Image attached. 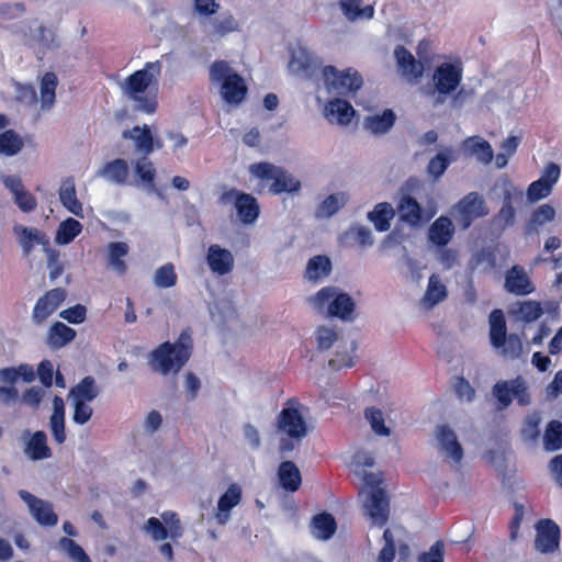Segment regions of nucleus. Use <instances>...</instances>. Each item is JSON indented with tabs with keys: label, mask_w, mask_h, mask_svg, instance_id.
Here are the masks:
<instances>
[{
	"label": "nucleus",
	"mask_w": 562,
	"mask_h": 562,
	"mask_svg": "<svg viewBox=\"0 0 562 562\" xmlns=\"http://www.w3.org/2000/svg\"><path fill=\"white\" fill-rule=\"evenodd\" d=\"M395 212L392 205L387 202H382L375 205L374 210L368 213V218L373 223L378 232H386L391 227Z\"/></svg>",
	"instance_id": "41"
},
{
	"label": "nucleus",
	"mask_w": 562,
	"mask_h": 562,
	"mask_svg": "<svg viewBox=\"0 0 562 562\" xmlns=\"http://www.w3.org/2000/svg\"><path fill=\"white\" fill-rule=\"evenodd\" d=\"M311 529L315 538L328 540L335 535L337 522L331 514L323 512L313 517Z\"/></svg>",
	"instance_id": "34"
},
{
	"label": "nucleus",
	"mask_w": 562,
	"mask_h": 562,
	"mask_svg": "<svg viewBox=\"0 0 562 562\" xmlns=\"http://www.w3.org/2000/svg\"><path fill=\"white\" fill-rule=\"evenodd\" d=\"M505 289L515 295H528L535 291V285L524 267L513 266L505 274Z\"/></svg>",
	"instance_id": "18"
},
{
	"label": "nucleus",
	"mask_w": 562,
	"mask_h": 562,
	"mask_svg": "<svg viewBox=\"0 0 562 562\" xmlns=\"http://www.w3.org/2000/svg\"><path fill=\"white\" fill-rule=\"evenodd\" d=\"M303 405L297 397H291L276 418V430L281 435L279 451L282 456L292 452L307 436L308 426L302 413Z\"/></svg>",
	"instance_id": "1"
},
{
	"label": "nucleus",
	"mask_w": 562,
	"mask_h": 562,
	"mask_svg": "<svg viewBox=\"0 0 562 562\" xmlns=\"http://www.w3.org/2000/svg\"><path fill=\"white\" fill-rule=\"evenodd\" d=\"M49 426L54 440L59 445L64 443L66 441L65 403L58 395L53 398V414L49 418Z\"/></svg>",
	"instance_id": "31"
},
{
	"label": "nucleus",
	"mask_w": 562,
	"mask_h": 562,
	"mask_svg": "<svg viewBox=\"0 0 562 562\" xmlns=\"http://www.w3.org/2000/svg\"><path fill=\"white\" fill-rule=\"evenodd\" d=\"M213 81L221 82V93L228 104H239L246 98L247 87L237 72H233L228 63L215 60L210 67Z\"/></svg>",
	"instance_id": "5"
},
{
	"label": "nucleus",
	"mask_w": 562,
	"mask_h": 562,
	"mask_svg": "<svg viewBox=\"0 0 562 562\" xmlns=\"http://www.w3.org/2000/svg\"><path fill=\"white\" fill-rule=\"evenodd\" d=\"M364 417L370 423L372 430L378 436L387 437L391 434L389 427L385 426L383 412L376 407H368L364 409Z\"/></svg>",
	"instance_id": "51"
},
{
	"label": "nucleus",
	"mask_w": 562,
	"mask_h": 562,
	"mask_svg": "<svg viewBox=\"0 0 562 562\" xmlns=\"http://www.w3.org/2000/svg\"><path fill=\"white\" fill-rule=\"evenodd\" d=\"M128 252V246L123 241H114L109 244V263L120 274H124L127 270V266L123 260Z\"/></svg>",
	"instance_id": "45"
},
{
	"label": "nucleus",
	"mask_w": 562,
	"mask_h": 562,
	"mask_svg": "<svg viewBox=\"0 0 562 562\" xmlns=\"http://www.w3.org/2000/svg\"><path fill=\"white\" fill-rule=\"evenodd\" d=\"M516 218V211L512 202V195L506 192L501 210L493 216V224L499 229H505L514 225Z\"/></svg>",
	"instance_id": "43"
},
{
	"label": "nucleus",
	"mask_w": 562,
	"mask_h": 562,
	"mask_svg": "<svg viewBox=\"0 0 562 562\" xmlns=\"http://www.w3.org/2000/svg\"><path fill=\"white\" fill-rule=\"evenodd\" d=\"M251 175L262 181H272L270 192L273 194L295 193L301 189V181L290 172L273 164L261 161L250 165Z\"/></svg>",
	"instance_id": "7"
},
{
	"label": "nucleus",
	"mask_w": 562,
	"mask_h": 562,
	"mask_svg": "<svg viewBox=\"0 0 562 562\" xmlns=\"http://www.w3.org/2000/svg\"><path fill=\"white\" fill-rule=\"evenodd\" d=\"M89 403L90 402L71 401L74 407L72 422L75 424L85 425L91 419L93 409Z\"/></svg>",
	"instance_id": "58"
},
{
	"label": "nucleus",
	"mask_w": 562,
	"mask_h": 562,
	"mask_svg": "<svg viewBox=\"0 0 562 562\" xmlns=\"http://www.w3.org/2000/svg\"><path fill=\"white\" fill-rule=\"evenodd\" d=\"M445 546L441 540L436 541L427 552H423L418 557V562H443Z\"/></svg>",
	"instance_id": "63"
},
{
	"label": "nucleus",
	"mask_w": 562,
	"mask_h": 562,
	"mask_svg": "<svg viewBox=\"0 0 562 562\" xmlns=\"http://www.w3.org/2000/svg\"><path fill=\"white\" fill-rule=\"evenodd\" d=\"M458 211L464 228L469 227L474 220L488 214L486 203L477 192L464 195L458 203Z\"/></svg>",
	"instance_id": "16"
},
{
	"label": "nucleus",
	"mask_w": 562,
	"mask_h": 562,
	"mask_svg": "<svg viewBox=\"0 0 562 562\" xmlns=\"http://www.w3.org/2000/svg\"><path fill=\"white\" fill-rule=\"evenodd\" d=\"M59 316L70 324H81L87 317V308L81 304H76L61 311Z\"/></svg>",
	"instance_id": "62"
},
{
	"label": "nucleus",
	"mask_w": 562,
	"mask_h": 562,
	"mask_svg": "<svg viewBox=\"0 0 562 562\" xmlns=\"http://www.w3.org/2000/svg\"><path fill=\"white\" fill-rule=\"evenodd\" d=\"M101 175L116 184L124 186L128 180L130 167L126 160L116 158L103 166Z\"/></svg>",
	"instance_id": "37"
},
{
	"label": "nucleus",
	"mask_w": 562,
	"mask_h": 562,
	"mask_svg": "<svg viewBox=\"0 0 562 562\" xmlns=\"http://www.w3.org/2000/svg\"><path fill=\"white\" fill-rule=\"evenodd\" d=\"M241 495V487L237 483H232L227 487L217 502L216 520L218 524L224 525L227 522L231 510L240 503Z\"/></svg>",
	"instance_id": "24"
},
{
	"label": "nucleus",
	"mask_w": 562,
	"mask_h": 562,
	"mask_svg": "<svg viewBox=\"0 0 562 562\" xmlns=\"http://www.w3.org/2000/svg\"><path fill=\"white\" fill-rule=\"evenodd\" d=\"M463 70L460 65L442 63L432 76L436 91L441 95L454 92L462 81Z\"/></svg>",
	"instance_id": "12"
},
{
	"label": "nucleus",
	"mask_w": 562,
	"mask_h": 562,
	"mask_svg": "<svg viewBox=\"0 0 562 562\" xmlns=\"http://www.w3.org/2000/svg\"><path fill=\"white\" fill-rule=\"evenodd\" d=\"M278 476L280 485L288 492H296L302 484L300 470L295 463L290 460L280 463Z\"/></svg>",
	"instance_id": "32"
},
{
	"label": "nucleus",
	"mask_w": 562,
	"mask_h": 562,
	"mask_svg": "<svg viewBox=\"0 0 562 562\" xmlns=\"http://www.w3.org/2000/svg\"><path fill=\"white\" fill-rule=\"evenodd\" d=\"M543 445L547 451H555L562 448V423L551 420L546 428Z\"/></svg>",
	"instance_id": "47"
},
{
	"label": "nucleus",
	"mask_w": 562,
	"mask_h": 562,
	"mask_svg": "<svg viewBox=\"0 0 562 562\" xmlns=\"http://www.w3.org/2000/svg\"><path fill=\"white\" fill-rule=\"evenodd\" d=\"M465 147L470 150L472 155H474L480 162L490 164L493 160L494 153L491 144L479 137L472 136L468 137L464 142Z\"/></svg>",
	"instance_id": "42"
},
{
	"label": "nucleus",
	"mask_w": 562,
	"mask_h": 562,
	"mask_svg": "<svg viewBox=\"0 0 562 562\" xmlns=\"http://www.w3.org/2000/svg\"><path fill=\"white\" fill-rule=\"evenodd\" d=\"M76 338V330L61 322H55L47 331V345L60 349Z\"/></svg>",
	"instance_id": "33"
},
{
	"label": "nucleus",
	"mask_w": 562,
	"mask_h": 562,
	"mask_svg": "<svg viewBox=\"0 0 562 562\" xmlns=\"http://www.w3.org/2000/svg\"><path fill=\"white\" fill-rule=\"evenodd\" d=\"M193 349L191 329H183L175 342L165 341L149 355L151 369L164 375L178 373L189 361Z\"/></svg>",
	"instance_id": "2"
},
{
	"label": "nucleus",
	"mask_w": 562,
	"mask_h": 562,
	"mask_svg": "<svg viewBox=\"0 0 562 562\" xmlns=\"http://www.w3.org/2000/svg\"><path fill=\"white\" fill-rule=\"evenodd\" d=\"M325 86L329 92L348 95L357 92L363 85L361 75L351 68L339 71L335 66H325L322 70Z\"/></svg>",
	"instance_id": "9"
},
{
	"label": "nucleus",
	"mask_w": 562,
	"mask_h": 562,
	"mask_svg": "<svg viewBox=\"0 0 562 562\" xmlns=\"http://www.w3.org/2000/svg\"><path fill=\"white\" fill-rule=\"evenodd\" d=\"M366 508L375 525L384 526L390 514V503L385 491L383 488L371 491Z\"/></svg>",
	"instance_id": "19"
},
{
	"label": "nucleus",
	"mask_w": 562,
	"mask_h": 562,
	"mask_svg": "<svg viewBox=\"0 0 562 562\" xmlns=\"http://www.w3.org/2000/svg\"><path fill=\"white\" fill-rule=\"evenodd\" d=\"M450 160L448 156L443 153H438L435 157H432L427 166V171L435 179L441 177L447 168L449 167Z\"/></svg>",
	"instance_id": "59"
},
{
	"label": "nucleus",
	"mask_w": 562,
	"mask_h": 562,
	"mask_svg": "<svg viewBox=\"0 0 562 562\" xmlns=\"http://www.w3.org/2000/svg\"><path fill=\"white\" fill-rule=\"evenodd\" d=\"M206 261L212 272L220 276L229 273L234 268L232 252L216 244L209 247Z\"/></svg>",
	"instance_id": "20"
},
{
	"label": "nucleus",
	"mask_w": 562,
	"mask_h": 562,
	"mask_svg": "<svg viewBox=\"0 0 562 562\" xmlns=\"http://www.w3.org/2000/svg\"><path fill=\"white\" fill-rule=\"evenodd\" d=\"M4 187L13 194L14 203L24 213L36 210V198L25 189L22 180L18 176H7L3 178Z\"/></svg>",
	"instance_id": "17"
},
{
	"label": "nucleus",
	"mask_w": 562,
	"mask_h": 562,
	"mask_svg": "<svg viewBox=\"0 0 562 562\" xmlns=\"http://www.w3.org/2000/svg\"><path fill=\"white\" fill-rule=\"evenodd\" d=\"M13 229L14 233L19 236V243L25 255H30L34 246L37 244H48L45 235L42 234L37 228L15 225Z\"/></svg>",
	"instance_id": "36"
},
{
	"label": "nucleus",
	"mask_w": 562,
	"mask_h": 562,
	"mask_svg": "<svg viewBox=\"0 0 562 562\" xmlns=\"http://www.w3.org/2000/svg\"><path fill=\"white\" fill-rule=\"evenodd\" d=\"M81 223L72 217H68L59 224L56 240L61 245L69 244L81 233Z\"/></svg>",
	"instance_id": "46"
},
{
	"label": "nucleus",
	"mask_w": 562,
	"mask_h": 562,
	"mask_svg": "<svg viewBox=\"0 0 562 562\" xmlns=\"http://www.w3.org/2000/svg\"><path fill=\"white\" fill-rule=\"evenodd\" d=\"M355 364L353 356L347 350L336 351L334 357L328 361V367L333 370H341L344 368H351Z\"/></svg>",
	"instance_id": "64"
},
{
	"label": "nucleus",
	"mask_w": 562,
	"mask_h": 562,
	"mask_svg": "<svg viewBox=\"0 0 562 562\" xmlns=\"http://www.w3.org/2000/svg\"><path fill=\"white\" fill-rule=\"evenodd\" d=\"M160 72L161 63L159 60L148 61L145 64L144 68L134 71L125 80L127 95L136 102L137 109L144 113L153 114L157 110V94L143 95V93L146 92L153 83L157 82Z\"/></svg>",
	"instance_id": "3"
},
{
	"label": "nucleus",
	"mask_w": 562,
	"mask_h": 562,
	"mask_svg": "<svg viewBox=\"0 0 562 562\" xmlns=\"http://www.w3.org/2000/svg\"><path fill=\"white\" fill-rule=\"evenodd\" d=\"M20 498L27 505L33 518L44 527H53L58 522V516L50 503L43 501L25 490L19 491Z\"/></svg>",
	"instance_id": "14"
},
{
	"label": "nucleus",
	"mask_w": 562,
	"mask_h": 562,
	"mask_svg": "<svg viewBox=\"0 0 562 562\" xmlns=\"http://www.w3.org/2000/svg\"><path fill=\"white\" fill-rule=\"evenodd\" d=\"M490 340L495 349H501L504 357L518 358L522 342L516 334L507 335L506 319L502 310H493L490 314Z\"/></svg>",
	"instance_id": "6"
},
{
	"label": "nucleus",
	"mask_w": 562,
	"mask_h": 562,
	"mask_svg": "<svg viewBox=\"0 0 562 562\" xmlns=\"http://www.w3.org/2000/svg\"><path fill=\"white\" fill-rule=\"evenodd\" d=\"M324 111L329 122L335 121L340 125H348L356 113L350 102L340 98L329 100Z\"/></svg>",
	"instance_id": "25"
},
{
	"label": "nucleus",
	"mask_w": 562,
	"mask_h": 562,
	"mask_svg": "<svg viewBox=\"0 0 562 562\" xmlns=\"http://www.w3.org/2000/svg\"><path fill=\"white\" fill-rule=\"evenodd\" d=\"M347 237H351L358 245L368 247L373 244L372 233L368 227L353 226L346 233Z\"/></svg>",
	"instance_id": "60"
},
{
	"label": "nucleus",
	"mask_w": 562,
	"mask_h": 562,
	"mask_svg": "<svg viewBox=\"0 0 562 562\" xmlns=\"http://www.w3.org/2000/svg\"><path fill=\"white\" fill-rule=\"evenodd\" d=\"M555 217V210L550 204H542L536 209L530 216L529 227L536 229L543 224L553 221Z\"/></svg>",
	"instance_id": "53"
},
{
	"label": "nucleus",
	"mask_w": 562,
	"mask_h": 562,
	"mask_svg": "<svg viewBox=\"0 0 562 562\" xmlns=\"http://www.w3.org/2000/svg\"><path fill=\"white\" fill-rule=\"evenodd\" d=\"M100 393L95 379L91 375L82 378L75 386L69 390L71 401L92 402Z\"/></svg>",
	"instance_id": "35"
},
{
	"label": "nucleus",
	"mask_w": 562,
	"mask_h": 562,
	"mask_svg": "<svg viewBox=\"0 0 562 562\" xmlns=\"http://www.w3.org/2000/svg\"><path fill=\"white\" fill-rule=\"evenodd\" d=\"M400 71L404 77L418 79L423 76L424 66L413 54L402 45L396 46L394 50Z\"/></svg>",
	"instance_id": "23"
},
{
	"label": "nucleus",
	"mask_w": 562,
	"mask_h": 562,
	"mask_svg": "<svg viewBox=\"0 0 562 562\" xmlns=\"http://www.w3.org/2000/svg\"><path fill=\"white\" fill-rule=\"evenodd\" d=\"M160 516L165 525L160 519L150 517L144 524L143 530L156 542L164 541L168 538L175 541L180 539L183 535V527L178 514L171 510H166Z\"/></svg>",
	"instance_id": "10"
},
{
	"label": "nucleus",
	"mask_w": 562,
	"mask_h": 562,
	"mask_svg": "<svg viewBox=\"0 0 562 562\" xmlns=\"http://www.w3.org/2000/svg\"><path fill=\"white\" fill-rule=\"evenodd\" d=\"M436 437L446 454L456 463H460L463 458V449L454 431L448 425H440L437 427Z\"/></svg>",
	"instance_id": "22"
},
{
	"label": "nucleus",
	"mask_w": 562,
	"mask_h": 562,
	"mask_svg": "<svg viewBox=\"0 0 562 562\" xmlns=\"http://www.w3.org/2000/svg\"><path fill=\"white\" fill-rule=\"evenodd\" d=\"M454 234V227L448 216L438 217L429 227L428 238L438 246L445 247L448 245Z\"/></svg>",
	"instance_id": "28"
},
{
	"label": "nucleus",
	"mask_w": 562,
	"mask_h": 562,
	"mask_svg": "<svg viewBox=\"0 0 562 562\" xmlns=\"http://www.w3.org/2000/svg\"><path fill=\"white\" fill-rule=\"evenodd\" d=\"M124 139H132L135 145L136 151L143 156H149L155 149V140L148 125L134 126L132 130H124L122 132Z\"/></svg>",
	"instance_id": "21"
},
{
	"label": "nucleus",
	"mask_w": 562,
	"mask_h": 562,
	"mask_svg": "<svg viewBox=\"0 0 562 562\" xmlns=\"http://www.w3.org/2000/svg\"><path fill=\"white\" fill-rule=\"evenodd\" d=\"M535 548L541 553H552L559 548L560 528L552 519H540L536 525Z\"/></svg>",
	"instance_id": "15"
},
{
	"label": "nucleus",
	"mask_w": 562,
	"mask_h": 562,
	"mask_svg": "<svg viewBox=\"0 0 562 562\" xmlns=\"http://www.w3.org/2000/svg\"><path fill=\"white\" fill-rule=\"evenodd\" d=\"M178 276L175 271V266L168 262L159 267L154 274V283L157 288L169 289L177 284Z\"/></svg>",
	"instance_id": "49"
},
{
	"label": "nucleus",
	"mask_w": 562,
	"mask_h": 562,
	"mask_svg": "<svg viewBox=\"0 0 562 562\" xmlns=\"http://www.w3.org/2000/svg\"><path fill=\"white\" fill-rule=\"evenodd\" d=\"M58 547L75 562H92L83 548L70 538H60Z\"/></svg>",
	"instance_id": "50"
},
{
	"label": "nucleus",
	"mask_w": 562,
	"mask_h": 562,
	"mask_svg": "<svg viewBox=\"0 0 562 562\" xmlns=\"http://www.w3.org/2000/svg\"><path fill=\"white\" fill-rule=\"evenodd\" d=\"M308 303L327 317H337L341 321H353L356 303L346 292L336 286H324L308 297Z\"/></svg>",
	"instance_id": "4"
},
{
	"label": "nucleus",
	"mask_w": 562,
	"mask_h": 562,
	"mask_svg": "<svg viewBox=\"0 0 562 562\" xmlns=\"http://www.w3.org/2000/svg\"><path fill=\"white\" fill-rule=\"evenodd\" d=\"M333 270L331 260L326 255H316L308 259L304 277L311 282H319L327 278Z\"/></svg>",
	"instance_id": "30"
},
{
	"label": "nucleus",
	"mask_w": 562,
	"mask_h": 562,
	"mask_svg": "<svg viewBox=\"0 0 562 562\" xmlns=\"http://www.w3.org/2000/svg\"><path fill=\"white\" fill-rule=\"evenodd\" d=\"M135 172L144 183H154L156 170L148 156H142L136 160Z\"/></svg>",
	"instance_id": "55"
},
{
	"label": "nucleus",
	"mask_w": 562,
	"mask_h": 562,
	"mask_svg": "<svg viewBox=\"0 0 562 562\" xmlns=\"http://www.w3.org/2000/svg\"><path fill=\"white\" fill-rule=\"evenodd\" d=\"M447 297V288L440 281L438 274H431L428 280L426 293L424 295V302L429 307H432L443 301Z\"/></svg>",
	"instance_id": "44"
},
{
	"label": "nucleus",
	"mask_w": 562,
	"mask_h": 562,
	"mask_svg": "<svg viewBox=\"0 0 562 562\" xmlns=\"http://www.w3.org/2000/svg\"><path fill=\"white\" fill-rule=\"evenodd\" d=\"M23 147L22 138L13 131L7 130L0 134V154L11 157Z\"/></svg>",
	"instance_id": "48"
},
{
	"label": "nucleus",
	"mask_w": 562,
	"mask_h": 562,
	"mask_svg": "<svg viewBox=\"0 0 562 562\" xmlns=\"http://www.w3.org/2000/svg\"><path fill=\"white\" fill-rule=\"evenodd\" d=\"M552 190L550 184L544 182V179L539 178L527 188V199L529 202H537L549 196Z\"/></svg>",
	"instance_id": "57"
},
{
	"label": "nucleus",
	"mask_w": 562,
	"mask_h": 562,
	"mask_svg": "<svg viewBox=\"0 0 562 562\" xmlns=\"http://www.w3.org/2000/svg\"><path fill=\"white\" fill-rule=\"evenodd\" d=\"M67 292L63 288L52 289L36 301L33 312L32 322L35 325L43 324L57 308L65 302Z\"/></svg>",
	"instance_id": "13"
},
{
	"label": "nucleus",
	"mask_w": 562,
	"mask_h": 562,
	"mask_svg": "<svg viewBox=\"0 0 562 562\" xmlns=\"http://www.w3.org/2000/svg\"><path fill=\"white\" fill-rule=\"evenodd\" d=\"M384 546L380 550L376 562H393L396 554V544L392 531L386 528L383 532Z\"/></svg>",
	"instance_id": "56"
},
{
	"label": "nucleus",
	"mask_w": 562,
	"mask_h": 562,
	"mask_svg": "<svg viewBox=\"0 0 562 562\" xmlns=\"http://www.w3.org/2000/svg\"><path fill=\"white\" fill-rule=\"evenodd\" d=\"M397 211L400 218L412 226L418 225L423 222V207L417 200L409 194H404L398 203Z\"/></svg>",
	"instance_id": "29"
},
{
	"label": "nucleus",
	"mask_w": 562,
	"mask_h": 562,
	"mask_svg": "<svg viewBox=\"0 0 562 562\" xmlns=\"http://www.w3.org/2000/svg\"><path fill=\"white\" fill-rule=\"evenodd\" d=\"M25 452L36 461L52 457V450L47 446V436L43 430L35 431L26 442Z\"/></svg>",
	"instance_id": "38"
},
{
	"label": "nucleus",
	"mask_w": 562,
	"mask_h": 562,
	"mask_svg": "<svg viewBox=\"0 0 562 562\" xmlns=\"http://www.w3.org/2000/svg\"><path fill=\"white\" fill-rule=\"evenodd\" d=\"M59 200L68 212L78 217H83L82 203L77 198L75 180L72 177H68L63 180L59 188Z\"/></svg>",
	"instance_id": "26"
},
{
	"label": "nucleus",
	"mask_w": 562,
	"mask_h": 562,
	"mask_svg": "<svg viewBox=\"0 0 562 562\" xmlns=\"http://www.w3.org/2000/svg\"><path fill=\"white\" fill-rule=\"evenodd\" d=\"M396 115L391 109H386L382 114L366 117L364 127L373 134H385L395 124Z\"/></svg>",
	"instance_id": "39"
},
{
	"label": "nucleus",
	"mask_w": 562,
	"mask_h": 562,
	"mask_svg": "<svg viewBox=\"0 0 562 562\" xmlns=\"http://www.w3.org/2000/svg\"><path fill=\"white\" fill-rule=\"evenodd\" d=\"M493 394L497 398L502 408L508 407L513 398H516L521 406L530 403V395L526 382L521 376L508 381L497 382L493 386Z\"/></svg>",
	"instance_id": "11"
},
{
	"label": "nucleus",
	"mask_w": 562,
	"mask_h": 562,
	"mask_svg": "<svg viewBox=\"0 0 562 562\" xmlns=\"http://www.w3.org/2000/svg\"><path fill=\"white\" fill-rule=\"evenodd\" d=\"M58 86V78L55 72L47 71L45 72L40 82V92H41V108L43 110H49L56 99V88Z\"/></svg>",
	"instance_id": "40"
},
{
	"label": "nucleus",
	"mask_w": 562,
	"mask_h": 562,
	"mask_svg": "<svg viewBox=\"0 0 562 562\" xmlns=\"http://www.w3.org/2000/svg\"><path fill=\"white\" fill-rule=\"evenodd\" d=\"M316 340L318 350H328L337 340V333L333 328L321 326L316 331Z\"/></svg>",
	"instance_id": "61"
},
{
	"label": "nucleus",
	"mask_w": 562,
	"mask_h": 562,
	"mask_svg": "<svg viewBox=\"0 0 562 562\" xmlns=\"http://www.w3.org/2000/svg\"><path fill=\"white\" fill-rule=\"evenodd\" d=\"M290 69L305 77H313L319 68V63L315 56L305 49L293 52L289 64Z\"/></svg>",
	"instance_id": "27"
},
{
	"label": "nucleus",
	"mask_w": 562,
	"mask_h": 562,
	"mask_svg": "<svg viewBox=\"0 0 562 562\" xmlns=\"http://www.w3.org/2000/svg\"><path fill=\"white\" fill-rule=\"evenodd\" d=\"M221 205L234 204L237 216L245 225L254 224L260 214V206L257 199L250 193L235 188L225 189L217 200Z\"/></svg>",
	"instance_id": "8"
},
{
	"label": "nucleus",
	"mask_w": 562,
	"mask_h": 562,
	"mask_svg": "<svg viewBox=\"0 0 562 562\" xmlns=\"http://www.w3.org/2000/svg\"><path fill=\"white\" fill-rule=\"evenodd\" d=\"M543 314L542 306L537 301H524L518 304L516 315L525 323L537 321Z\"/></svg>",
	"instance_id": "52"
},
{
	"label": "nucleus",
	"mask_w": 562,
	"mask_h": 562,
	"mask_svg": "<svg viewBox=\"0 0 562 562\" xmlns=\"http://www.w3.org/2000/svg\"><path fill=\"white\" fill-rule=\"evenodd\" d=\"M540 417L537 413L528 415L522 424L521 436L525 440L535 442L540 436Z\"/></svg>",
	"instance_id": "54"
}]
</instances>
